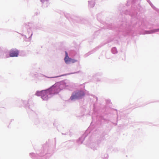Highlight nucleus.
Masks as SVG:
<instances>
[{
  "label": "nucleus",
  "instance_id": "6",
  "mask_svg": "<svg viewBox=\"0 0 159 159\" xmlns=\"http://www.w3.org/2000/svg\"><path fill=\"white\" fill-rule=\"evenodd\" d=\"M84 94L83 92H81L80 91V98L81 97V96H83L84 95Z\"/></svg>",
  "mask_w": 159,
  "mask_h": 159
},
{
  "label": "nucleus",
  "instance_id": "5",
  "mask_svg": "<svg viewBox=\"0 0 159 159\" xmlns=\"http://www.w3.org/2000/svg\"><path fill=\"white\" fill-rule=\"evenodd\" d=\"M79 94L78 93H75V94L72 95L70 97V98L71 100L77 98L78 97Z\"/></svg>",
  "mask_w": 159,
  "mask_h": 159
},
{
  "label": "nucleus",
  "instance_id": "3",
  "mask_svg": "<svg viewBox=\"0 0 159 159\" xmlns=\"http://www.w3.org/2000/svg\"><path fill=\"white\" fill-rule=\"evenodd\" d=\"M18 51L16 49H12L10 52V57H17L18 54Z\"/></svg>",
  "mask_w": 159,
  "mask_h": 159
},
{
  "label": "nucleus",
  "instance_id": "4",
  "mask_svg": "<svg viewBox=\"0 0 159 159\" xmlns=\"http://www.w3.org/2000/svg\"><path fill=\"white\" fill-rule=\"evenodd\" d=\"M66 57L64 58V60L65 62L66 63H68L70 62L71 61V59L70 58L68 55V53L66 51L65 52Z\"/></svg>",
  "mask_w": 159,
  "mask_h": 159
},
{
  "label": "nucleus",
  "instance_id": "7",
  "mask_svg": "<svg viewBox=\"0 0 159 159\" xmlns=\"http://www.w3.org/2000/svg\"><path fill=\"white\" fill-rule=\"evenodd\" d=\"M159 30V29L156 30L155 31H157Z\"/></svg>",
  "mask_w": 159,
  "mask_h": 159
},
{
  "label": "nucleus",
  "instance_id": "2",
  "mask_svg": "<svg viewBox=\"0 0 159 159\" xmlns=\"http://www.w3.org/2000/svg\"><path fill=\"white\" fill-rule=\"evenodd\" d=\"M51 94L57 93L60 90L59 84H56L48 89Z\"/></svg>",
  "mask_w": 159,
  "mask_h": 159
},
{
  "label": "nucleus",
  "instance_id": "1",
  "mask_svg": "<svg viewBox=\"0 0 159 159\" xmlns=\"http://www.w3.org/2000/svg\"><path fill=\"white\" fill-rule=\"evenodd\" d=\"M51 94L49 92V90L47 89L45 90H43L40 92H37L36 93V95L37 96H41L42 98L44 100H47L48 99V95Z\"/></svg>",
  "mask_w": 159,
  "mask_h": 159
}]
</instances>
